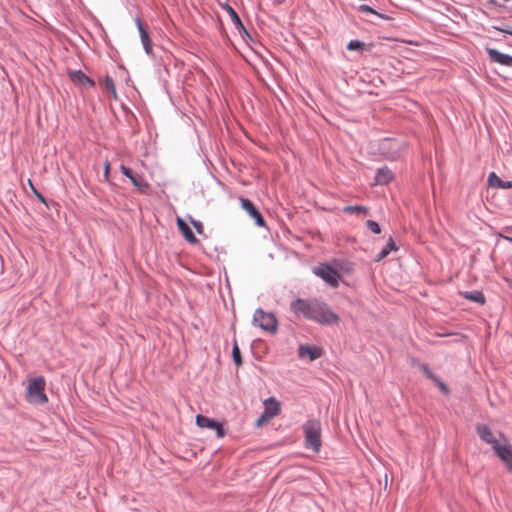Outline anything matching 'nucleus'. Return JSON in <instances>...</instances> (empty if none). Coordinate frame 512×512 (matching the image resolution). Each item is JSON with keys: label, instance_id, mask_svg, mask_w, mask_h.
Instances as JSON below:
<instances>
[{"label": "nucleus", "instance_id": "f257e3e1", "mask_svg": "<svg viewBox=\"0 0 512 512\" xmlns=\"http://www.w3.org/2000/svg\"><path fill=\"white\" fill-rule=\"evenodd\" d=\"M290 310L296 316L321 325L338 324L340 321L339 316L331 310L328 304L317 298H297L291 302Z\"/></svg>", "mask_w": 512, "mask_h": 512}, {"label": "nucleus", "instance_id": "f03ea898", "mask_svg": "<svg viewBox=\"0 0 512 512\" xmlns=\"http://www.w3.org/2000/svg\"><path fill=\"white\" fill-rule=\"evenodd\" d=\"M305 447L318 453L321 449V423L319 420L311 419L304 423Z\"/></svg>", "mask_w": 512, "mask_h": 512}, {"label": "nucleus", "instance_id": "7ed1b4c3", "mask_svg": "<svg viewBox=\"0 0 512 512\" xmlns=\"http://www.w3.org/2000/svg\"><path fill=\"white\" fill-rule=\"evenodd\" d=\"M45 385L46 382L42 376L31 379L26 390L27 401L31 404H45L48 401L44 392Z\"/></svg>", "mask_w": 512, "mask_h": 512}, {"label": "nucleus", "instance_id": "20e7f679", "mask_svg": "<svg viewBox=\"0 0 512 512\" xmlns=\"http://www.w3.org/2000/svg\"><path fill=\"white\" fill-rule=\"evenodd\" d=\"M406 149V143L401 139L385 138L379 142V152L388 160H396Z\"/></svg>", "mask_w": 512, "mask_h": 512}, {"label": "nucleus", "instance_id": "39448f33", "mask_svg": "<svg viewBox=\"0 0 512 512\" xmlns=\"http://www.w3.org/2000/svg\"><path fill=\"white\" fill-rule=\"evenodd\" d=\"M253 325L273 334L277 331L278 321L273 313H267L263 309L258 308L253 315Z\"/></svg>", "mask_w": 512, "mask_h": 512}, {"label": "nucleus", "instance_id": "423d86ee", "mask_svg": "<svg viewBox=\"0 0 512 512\" xmlns=\"http://www.w3.org/2000/svg\"><path fill=\"white\" fill-rule=\"evenodd\" d=\"M313 272L330 286L337 287L339 285L340 274L332 266L320 264L313 269Z\"/></svg>", "mask_w": 512, "mask_h": 512}, {"label": "nucleus", "instance_id": "0eeeda50", "mask_svg": "<svg viewBox=\"0 0 512 512\" xmlns=\"http://www.w3.org/2000/svg\"><path fill=\"white\" fill-rule=\"evenodd\" d=\"M499 437L503 440V444L501 446L494 447V452L505 464L509 472L512 473V445L507 443L503 434L499 433Z\"/></svg>", "mask_w": 512, "mask_h": 512}, {"label": "nucleus", "instance_id": "6e6552de", "mask_svg": "<svg viewBox=\"0 0 512 512\" xmlns=\"http://www.w3.org/2000/svg\"><path fill=\"white\" fill-rule=\"evenodd\" d=\"M196 424L200 428H208L215 430L218 438H223L225 436V430L222 424L207 416L198 414L196 416Z\"/></svg>", "mask_w": 512, "mask_h": 512}, {"label": "nucleus", "instance_id": "1a4fd4ad", "mask_svg": "<svg viewBox=\"0 0 512 512\" xmlns=\"http://www.w3.org/2000/svg\"><path fill=\"white\" fill-rule=\"evenodd\" d=\"M120 171L130 179L132 184L137 187L139 191L146 192L149 189V184L142 175L133 173V171L125 165L120 166Z\"/></svg>", "mask_w": 512, "mask_h": 512}, {"label": "nucleus", "instance_id": "9d476101", "mask_svg": "<svg viewBox=\"0 0 512 512\" xmlns=\"http://www.w3.org/2000/svg\"><path fill=\"white\" fill-rule=\"evenodd\" d=\"M476 431L479 438L485 443L490 444L493 450L494 447L501 446L503 444V441L501 442L499 439H497L495 434L485 424H478L476 426Z\"/></svg>", "mask_w": 512, "mask_h": 512}, {"label": "nucleus", "instance_id": "9b49d317", "mask_svg": "<svg viewBox=\"0 0 512 512\" xmlns=\"http://www.w3.org/2000/svg\"><path fill=\"white\" fill-rule=\"evenodd\" d=\"M241 207L255 220V223L259 227H264L266 222L264 217L256 209L252 201L247 198H240Z\"/></svg>", "mask_w": 512, "mask_h": 512}, {"label": "nucleus", "instance_id": "f8f14e48", "mask_svg": "<svg viewBox=\"0 0 512 512\" xmlns=\"http://www.w3.org/2000/svg\"><path fill=\"white\" fill-rule=\"evenodd\" d=\"M322 355V350L318 347L310 345H300L298 348V356L301 359L308 358L310 361L316 360Z\"/></svg>", "mask_w": 512, "mask_h": 512}, {"label": "nucleus", "instance_id": "ddd939ff", "mask_svg": "<svg viewBox=\"0 0 512 512\" xmlns=\"http://www.w3.org/2000/svg\"><path fill=\"white\" fill-rule=\"evenodd\" d=\"M487 53L489 55V58L496 63H499L504 66L512 67V56L502 53L498 51L497 49H488Z\"/></svg>", "mask_w": 512, "mask_h": 512}, {"label": "nucleus", "instance_id": "4468645a", "mask_svg": "<svg viewBox=\"0 0 512 512\" xmlns=\"http://www.w3.org/2000/svg\"><path fill=\"white\" fill-rule=\"evenodd\" d=\"M135 22H136L137 28L139 30L143 48L147 54H151L152 53V42L150 40L149 34H148L147 30L145 29L144 25L142 24V21L140 18H136Z\"/></svg>", "mask_w": 512, "mask_h": 512}, {"label": "nucleus", "instance_id": "2eb2a0df", "mask_svg": "<svg viewBox=\"0 0 512 512\" xmlns=\"http://www.w3.org/2000/svg\"><path fill=\"white\" fill-rule=\"evenodd\" d=\"M394 179L393 172L386 166L377 170L375 175V185H387Z\"/></svg>", "mask_w": 512, "mask_h": 512}, {"label": "nucleus", "instance_id": "dca6fc26", "mask_svg": "<svg viewBox=\"0 0 512 512\" xmlns=\"http://www.w3.org/2000/svg\"><path fill=\"white\" fill-rule=\"evenodd\" d=\"M177 226L182 233L183 237L191 244H195L198 242V239L193 234L192 230L188 226V224L181 218L177 219Z\"/></svg>", "mask_w": 512, "mask_h": 512}, {"label": "nucleus", "instance_id": "f3484780", "mask_svg": "<svg viewBox=\"0 0 512 512\" xmlns=\"http://www.w3.org/2000/svg\"><path fill=\"white\" fill-rule=\"evenodd\" d=\"M69 76L74 83L83 86H94V82L88 76H86L81 70L72 71L69 73Z\"/></svg>", "mask_w": 512, "mask_h": 512}, {"label": "nucleus", "instance_id": "a211bd4d", "mask_svg": "<svg viewBox=\"0 0 512 512\" xmlns=\"http://www.w3.org/2000/svg\"><path fill=\"white\" fill-rule=\"evenodd\" d=\"M264 404H265V413L269 417H273L279 413L280 404L275 398L271 397V398L267 399L264 402Z\"/></svg>", "mask_w": 512, "mask_h": 512}, {"label": "nucleus", "instance_id": "6ab92c4d", "mask_svg": "<svg viewBox=\"0 0 512 512\" xmlns=\"http://www.w3.org/2000/svg\"><path fill=\"white\" fill-rule=\"evenodd\" d=\"M397 250L396 244L392 237H389L387 244L380 250V252L375 257V261L379 262L386 258L391 251Z\"/></svg>", "mask_w": 512, "mask_h": 512}, {"label": "nucleus", "instance_id": "aec40b11", "mask_svg": "<svg viewBox=\"0 0 512 512\" xmlns=\"http://www.w3.org/2000/svg\"><path fill=\"white\" fill-rule=\"evenodd\" d=\"M461 295L468 300H471L478 304H484L485 303V296L482 291L479 290H473V291H465L462 292Z\"/></svg>", "mask_w": 512, "mask_h": 512}, {"label": "nucleus", "instance_id": "412c9836", "mask_svg": "<svg viewBox=\"0 0 512 512\" xmlns=\"http://www.w3.org/2000/svg\"><path fill=\"white\" fill-rule=\"evenodd\" d=\"M101 86L109 91L114 99H117V92L114 80L109 75H106L105 78L100 81Z\"/></svg>", "mask_w": 512, "mask_h": 512}, {"label": "nucleus", "instance_id": "4be33fe9", "mask_svg": "<svg viewBox=\"0 0 512 512\" xmlns=\"http://www.w3.org/2000/svg\"><path fill=\"white\" fill-rule=\"evenodd\" d=\"M225 9H226V11L229 13V15H230L231 20L233 21V23H234L237 27H239V28H241L242 30H244V31H245V28H244V26H243V24H242V22H241V20H240V18H239V16H238V14L235 12V10H234L230 5H228V4L226 5V8H225Z\"/></svg>", "mask_w": 512, "mask_h": 512}, {"label": "nucleus", "instance_id": "5701e85b", "mask_svg": "<svg viewBox=\"0 0 512 512\" xmlns=\"http://www.w3.org/2000/svg\"><path fill=\"white\" fill-rule=\"evenodd\" d=\"M503 181L501 178H499L495 172H491L488 176V184L489 186L491 187H495V188H501L502 189V185H503Z\"/></svg>", "mask_w": 512, "mask_h": 512}, {"label": "nucleus", "instance_id": "b1692460", "mask_svg": "<svg viewBox=\"0 0 512 512\" xmlns=\"http://www.w3.org/2000/svg\"><path fill=\"white\" fill-rule=\"evenodd\" d=\"M232 357L237 366L242 364L241 353L236 342L234 343L233 346Z\"/></svg>", "mask_w": 512, "mask_h": 512}, {"label": "nucleus", "instance_id": "393cba45", "mask_svg": "<svg viewBox=\"0 0 512 512\" xmlns=\"http://www.w3.org/2000/svg\"><path fill=\"white\" fill-rule=\"evenodd\" d=\"M343 212L344 213H353V212H363V213H366L367 212V208L364 207V206H360V205L346 206V207L343 208Z\"/></svg>", "mask_w": 512, "mask_h": 512}, {"label": "nucleus", "instance_id": "a878e982", "mask_svg": "<svg viewBox=\"0 0 512 512\" xmlns=\"http://www.w3.org/2000/svg\"><path fill=\"white\" fill-rule=\"evenodd\" d=\"M366 226L374 234L381 233L380 225L374 220H367Z\"/></svg>", "mask_w": 512, "mask_h": 512}, {"label": "nucleus", "instance_id": "bb28decb", "mask_svg": "<svg viewBox=\"0 0 512 512\" xmlns=\"http://www.w3.org/2000/svg\"><path fill=\"white\" fill-rule=\"evenodd\" d=\"M364 47V43L359 40H351L348 45V50H362Z\"/></svg>", "mask_w": 512, "mask_h": 512}, {"label": "nucleus", "instance_id": "cd10ccee", "mask_svg": "<svg viewBox=\"0 0 512 512\" xmlns=\"http://www.w3.org/2000/svg\"><path fill=\"white\" fill-rule=\"evenodd\" d=\"M359 10L362 11V12H365V13H371V14L379 15L373 8H371L370 6L365 5V4L360 5L359 6Z\"/></svg>", "mask_w": 512, "mask_h": 512}, {"label": "nucleus", "instance_id": "c85d7f7f", "mask_svg": "<svg viewBox=\"0 0 512 512\" xmlns=\"http://www.w3.org/2000/svg\"><path fill=\"white\" fill-rule=\"evenodd\" d=\"M192 224L194 228L196 229L197 233L202 234L203 233V224L200 221L193 220Z\"/></svg>", "mask_w": 512, "mask_h": 512}, {"label": "nucleus", "instance_id": "c756f323", "mask_svg": "<svg viewBox=\"0 0 512 512\" xmlns=\"http://www.w3.org/2000/svg\"><path fill=\"white\" fill-rule=\"evenodd\" d=\"M29 184H30V186H31L32 190L34 191V193H35L36 197H37V198H38L42 203H46L45 198L43 197V195H42V194H40V193H39V192L34 188V186H33L32 182H31L30 180H29Z\"/></svg>", "mask_w": 512, "mask_h": 512}, {"label": "nucleus", "instance_id": "7c9ffc66", "mask_svg": "<svg viewBox=\"0 0 512 512\" xmlns=\"http://www.w3.org/2000/svg\"><path fill=\"white\" fill-rule=\"evenodd\" d=\"M423 371L430 379L434 381L437 379L435 375L432 373V371L426 365L423 366Z\"/></svg>", "mask_w": 512, "mask_h": 512}, {"label": "nucleus", "instance_id": "2f4dec72", "mask_svg": "<svg viewBox=\"0 0 512 512\" xmlns=\"http://www.w3.org/2000/svg\"><path fill=\"white\" fill-rule=\"evenodd\" d=\"M435 382L437 383V385L441 389V391H443L444 393H448V388L442 381H440L439 379H436Z\"/></svg>", "mask_w": 512, "mask_h": 512}, {"label": "nucleus", "instance_id": "473e14b6", "mask_svg": "<svg viewBox=\"0 0 512 512\" xmlns=\"http://www.w3.org/2000/svg\"><path fill=\"white\" fill-rule=\"evenodd\" d=\"M502 189H512V181H503Z\"/></svg>", "mask_w": 512, "mask_h": 512}, {"label": "nucleus", "instance_id": "72a5a7b5", "mask_svg": "<svg viewBox=\"0 0 512 512\" xmlns=\"http://www.w3.org/2000/svg\"><path fill=\"white\" fill-rule=\"evenodd\" d=\"M108 175H109V163L106 162L105 163V167H104V176H105V178H108Z\"/></svg>", "mask_w": 512, "mask_h": 512}, {"label": "nucleus", "instance_id": "f704fd0d", "mask_svg": "<svg viewBox=\"0 0 512 512\" xmlns=\"http://www.w3.org/2000/svg\"><path fill=\"white\" fill-rule=\"evenodd\" d=\"M500 238L504 241H507L509 243H512V237L500 235Z\"/></svg>", "mask_w": 512, "mask_h": 512}, {"label": "nucleus", "instance_id": "c9c22d12", "mask_svg": "<svg viewBox=\"0 0 512 512\" xmlns=\"http://www.w3.org/2000/svg\"><path fill=\"white\" fill-rule=\"evenodd\" d=\"M507 282L509 283V286L512 288V279H507Z\"/></svg>", "mask_w": 512, "mask_h": 512}, {"label": "nucleus", "instance_id": "e433bc0d", "mask_svg": "<svg viewBox=\"0 0 512 512\" xmlns=\"http://www.w3.org/2000/svg\"><path fill=\"white\" fill-rule=\"evenodd\" d=\"M504 32L509 33L510 35H512V31L504 30Z\"/></svg>", "mask_w": 512, "mask_h": 512}, {"label": "nucleus", "instance_id": "4c0bfd02", "mask_svg": "<svg viewBox=\"0 0 512 512\" xmlns=\"http://www.w3.org/2000/svg\"><path fill=\"white\" fill-rule=\"evenodd\" d=\"M490 2H491V3H494V2H495V0H490Z\"/></svg>", "mask_w": 512, "mask_h": 512}]
</instances>
